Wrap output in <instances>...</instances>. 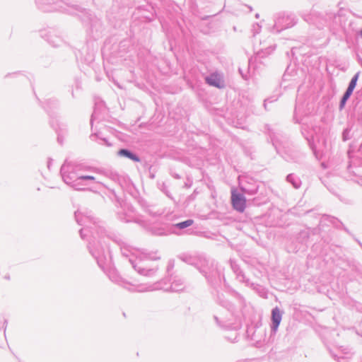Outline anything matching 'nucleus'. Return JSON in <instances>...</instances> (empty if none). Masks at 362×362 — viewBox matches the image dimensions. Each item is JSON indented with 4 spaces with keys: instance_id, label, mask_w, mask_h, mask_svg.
<instances>
[{
    "instance_id": "obj_1",
    "label": "nucleus",
    "mask_w": 362,
    "mask_h": 362,
    "mask_svg": "<svg viewBox=\"0 0 362 362\" xmlns=\"http://www.w3.org/2000/svg\"><path fill=\"white\" fill-rule=\"evenodd\" d=\"M75 218L79 225L85 226L87 228H92L90 224L95 226V230L99 240L97 243L95 241L90 243L88 249L92 256L96 259L98 266L104 269L105 266L111 262L110 252L105 241H103L104 245H102V239L103 238V234L105 233V229L100 226H97L96 221L90 214H85L77 211L75 212Z\"/></svg>"
},
{
    "instance_id": "obj_2",
    "label": "nucleus",
    "mask_w": 362,
    "mask_h": 362,
    "mask_svg": "<svg viewBox=\"0 0 362 362\" xmlns=\"http://www.w3.org/2000/svg\"><path fill=\"white\" fill-rule=\"evenodd\" d=\"M123 256L129 258V262L137 272L146 277L156 276L158 268H147L146 260L159 259L156 253L146 252L144 250L133 247L124 242H118Z\"/></svg>"
},
{
    "instance_id": "obj_3",
    "label": "nucleus",
    "mask_w": 362,
    "mask_h": 362,
    "mask_svg": "<svg viewBox=\"0 0 362 362\" xmlns=\"http://www.w3.org/2000/svg\"><path fill=\"white\" fill-rule=\"evenodd\" d=\"M112 281L115 282L116 284L123 286L124 288L128 289L131 291H137L139 292H145V291H151L155 290L162 289L166 291L171 292H179L182 291L185 288L184 281L181 279H175L171 283L170 286H168L163 281H158L153 284L151 285H134L132 284L122 277L118 276L116 274H112L110 276Z\"/></svg>"
},
{
    "instance_id": "obj_4",
    "label": "nucleus",
    "mask_w": 362,
    "mask_h": 362,
    "mask_svg": "<svg viewBox=\"0 0 362 362\" xmlns=\"http://www.w3.org/2000/svg\"><path fill=\"white\" fill-rule=\"evenodd\" d=\"M64 182L70 185L76 190H83L85 185L81 184L83 169L79 165H73L70 163L65 162L61 167L60 170Z\"/></svg>"
},
{
    "instance_id": "obj_5",
    "label": "nucleus",
    "mask_w": 362,
    "mask_h": 362,
    "mask_svg": "<svg viewBox=\"0 0 362 362\" xmlns=\"http://www.w3.org/2000/svg\"><path fill=\"white\" fill-rule=\"evenodd\" d=\"M296 23V19L293 15L285 16L283 14L279 16L275 21L274 30H276V33H279L284 29L293 26Z\"/></svg>"
},
{
    "instance_id": "obj_6",
    "label": "nucleus",
    "mask_w": 362,
    "mask_h": 362,
    "mask_svg": "<svg viewBox=\"0 0 362 362\" xmlns=\"http://www.w3.org/2000/svg\"><path fill=\"white\" fill-rule=\"evenodd\" d=\"M197 268L209 281H213L217 276H219L216 267L211 264V267H208V261L206 259H203L201 267L197 266Z\"/></svg>"
},
{
    "instance_id": "obj_7",
    "label": "nucleus",
    "mask_w": 362,
    "mask_h": 362,
    "mask_svg": "<svg viewBox=\"0 0 362 362\" xmlns=\"http://www.w3.org/2000/svg\"><path fill=\"white\" fill-rule=\"evenodd\" d=\"M231 202L233 208L236 211L239 212L244 211L246 206V199L243 194L237 193L235 190H232Z\"/></svg>"
},
{
    "instance_id": "obj_8",
    "label": "nucleus",
    "mask_w": 362,
    "mask_h": 362,
    "mask_svg": "<svg viewBox=\"0 0 362 362\" xmlns=\"http://www.w3.org/2000/svg\"><path fill=\"white\" fill-rule=\"evenodd\" d=\"M205 81L207 84L218 88H222L225 86L222 76L217 72L212 73L206 76Z\"/></svg>"
},
{
    "instance_id": "obj_9",
    "label": "nucleus",
    "mask_w": 362,
    "mask_h": 362,
    "mask_svg": "<svg viewBox=\"0 0 362 362\" xmlns=\"http://www.w3.org/2000/svg\"><path fill=\"white\" fill-rule=\"evenodd\" d=\"M282 319V313L278 307H275L272 310V325L271 329L276 332Z\"/></svg>"
},
{
    "instance_id": "obj_10",
    "label": "nucleus",
    "mask_w": 362,
    "mask_h": 362,
    "mask_svg": "<svg viewBox=\"0 0 362 362\" xmlns=\"http://www.w3.org/2000/svg\"><path fill=\"white\" fill-rule=\"evenodd\" d=\"M117 155L121 157L127 158L134 162H140L139 157L127 148H122L117 152Z\"/></svg>"
},
{
    "instance_id": "obj_11",
    "label": "nucleus",
    "mask_w": 362,
    "mask_h": 362,
    "mask_svg": "<svg viewBox=\"0 0 362 362\" xmlns=\"http://www.w3.org/2000/svg\"><path fill=\"white\" fill-rule=\"evenodd\" d=\"M286 180L290 182L294 188L298 189L301 185V181L299 177L295 176L293 174H289L286 177Z\"/></svg>"
},
{
    "instance_id": "obj_12",
    "label": "nucleus",
    "mask_w": 362,
    "mask_h": 362,
    "mask_svg": "<svg viewBox=\"0 0 362 362\" xmlns=\"http://www.w3.org/2000/svg\"><path fill=\"white\" fill-rule=\"evenodd\" d=\"M57 0H36L38 6L44 11H51L52 9L46 8L45 6L54 4Z\"/></svg>"
},
{
    "instance_id": "obj_13",
    "label": "nucleus",
    "mask_w": 362,
    "mask_h": 362,
    "mask_svg": "<svg viewBox=\"0 0 362 362\" xmlns=\"http://www.w3.org/2000/svg\"><path fill=\"white\" fill-rule=\"evenodd\" d=\"M84 170H83V172ZM81 179V184H84L85 186L88 185V182L94 181L97 183H100V181L97 180V178L93 175H86L83 173H82V176L80 177Z\"/></svg>"
},
{
    "instance_id": "obj_14",
    "label": "nucleus",
    "mask_w": 362,
    "mask_h": 362,
    "mask_svg": "<svg viewBox=\"0 0 362 362\" xmlns=\"http://www.w3.org/2000/svg\"><path fill=\"white\" fill-rule=\"evenodd\" d=\"M103 107V105L102 103L100 104H98V105H96L95 109H94V111L91 115V119H90V124L91 125H93V123L95 120H97V119H100V112H99V109L100 107Z\"/></svg>"
},
{
    "instance_id": "obj_15",
    "label": "nucleus",
    "mask_w": 362,
    "mask_h": 362,
    "mask_svg": "<svg viewBox=\"0 0 362 362\" xmlns=\"http://www.w3.org/2000/svg\"><path fill=\"white\" fill-rule=\"evenodd\" d=\"M240 189L245 194H250V195H254L257 193L258 187L256 185L252 186V187H246L244 186L240 187Z\"/></svg>"
},
{
    "instance_id": "obj_16",
    "label": "nucleus",
    "mask_w": 362,
    "mask_h": 362,
    "mask_svg": "<svg viewBox=\"0 0 362 362\" xmlns=\"http://www.w3.org/2000/svg\"><path fill=\"white\" fill-rule=\"evenodd\" d=\"M193 222H194L193 220L188 219L185 221H182V222L175 224V226L179 229H184L189 226H191L193 224Z\"/></svg>"
},
{
    "instance_id": "obj_17",
    "label": "nucleus",
    "mask_w": 362,
    "mask_h": 362,
    "mask_svg": "<svg viewBox=\"0 0 362 362\" xmlns=\"http://www.w3.org/2000/svg\"><path fill=\"white\" fill-rule=\"evenodd\" d=\"M358 76H359V72L356 73L351 78L349 84V86L348 88H351V90H354L356 86V83H357V81H358Z\"/></svg>"
},
{
    "instance_id": "obj_18",
    "label": "nucleus",
    "mask_w": 362,
    "mask_h": 362,
    "mask_svg": "<svg viewBox=\"0 0 362 362\" xmlns=\"http://www.w3.org/2000/svg\"><path fill=\"white\" fill-rule=\"evenodd\" d=\"M353 91L354 90H351V88H347V89L345 91V93H344L342 98H345L346 99L348 100L350 98V96L351 95Z\"/></svg>"
},
{
    "instance_id": "obj_19",
    "label": "nucleus",
    "mask_w": 362,
    "mask_h": 362,
    "mask_svg": "<svg viewBox=\"0 0 362 362\" xmlns=\"http://www.w3.org/2000/svg\"><path fill=\"white\" fill-rule=\"evenodd\" d=\"M333 358L338 362H344V361L345 360V358L346 357L345 356H337V355H334L333 356Z\"/></svg>"
},
{
    "instance_id": "obj_20",
    "label": "nucleus",
    "mask_w": 362,
    "mask_h": 362,
    "mask_svg": "<svg viewBox=\"0 0 362 362\" xmlns=\"http://www.w3.org/2000/svg\"><path fill=\"white\" fill-rule=\"evenodd\" d=\"M347 100H348L346 99L345 98H341L340 103H339V110H341L344 107L345 104H346Z\"/></svg>"
},
{
    "instance_id": "obj_21",
    "label": "nucleus",
    "mask_w": 362,
    "mask_h": 362,
    "mask_svg": "<svg viewBox=\"0 0 362 362\" xmlns=\"http://www.w3.org/2000/svg\"><path fill=\"white\" fill-rule=\"evenodd\" d=\"M175 266L174 260H170L168 264L167 271L170 272Z\"/></svg>"
},
{
    "instance_id": "obj_22",
    "label": "nucleus",
    "mask_w": 362,
    "mask_h": 362,
    "mask_svg": "<svg viewBox=\"0 0 362 362\" xmlns=\"http://www.w3.org/2000/svg\"><path fill=\"white\" fill-rule=\"evenodd\" d=\"M86 230H87V228H81V229L79 230L81 238H83V239L84 238V237H85V235H85V233H84V232H85Z\"/></svg>"
},
{
    "instance_id": "obj_23",
    "label": "nucleus",
    "mask_w": 362,
    "mask_h": 362,
    "mask_svg": "<svg viewBox=\"0 0 362 362\" xmlns=\"http://www.w3.org/2000/svg\"><path fill=\"white\" fill-rule=\"evenodd\" d=\"M100 139L103 141V144H105L107 146H111V144H110L105 138H100Z\"/></svg>"
},
{
    "instance_id": "obj_24",
    "label": "nucleus",
    "mask_w": 362,
    "mask_h": 362,
    "mask_svg": "<svg viewBox=\"0 0 362 362\" xmlns=\"http://www.w3.org/2000/svg\"><path fill=\"white\" fill-rule=\"evenodd\" d=\"M180 259H181L182 261L186 262H187V263H188V264H194L193 262H192L190 261V258H188V257L184 258V257H180Z\"/></svg>"
},
{
    "instance_id": "obj_25",
    "label": "nucleus",
    "mask_w": 362,
    "mask_h": 362,
    "mask_svg": "<svg viewBox=\"0 0 362 362\" xmlns=\"http://www.w3.org/2000/svg\"><path fill=\"white\" fill-rule=\"evenodd\" d=\"M237 276H238V278H240V277L242 278V279H240V281H244L245 276H244V275L242 274V272H240L237 274Z\"/></svg>"
},
{
    "instance_id": "obj_26",
    "label": "nucleus",
    "mask_w": 362,
    "mask_h": 362,
    "mask_svg": "<svg viewBox=\"0 0 362 362\" xmlns=\"http://www.w3.org/2000/svg\"><path fill=\"white\" fill-rule=\"evenodd\" d=\"M222 305L227 308L228 309H229V306H230L229 303H223Z\"/></svg>"
},
{
    "instance_id": "obj_27",
    "label": "nucleus",
    "mask_w": 362,
    "mask_h": 362,
    "mask_svg": "<svg viewBox=\"0 0 362 362\" xmlns=\"http://www.w3.org/2000/svg\"><path fill=\"white\" fill-rule=\"evenodd\" d=\"M267 102H272V100H269V99L265 100H264V107H266V103H267Z\"/></svg>"
},
{
    "instance_id": "obj_28",
    "label": "nucleus",
    "mask_w": 362,
    "mask_h": 362,
    "mask_svg": "<svg viewBox=\"0 0 362 362\" xmlns=\"http://www.w3.org/2000/svg\"><path fill=\"white\" fill-rule=\"evenodd\" d=\"M214 319L218 324H219L218 318L216 316H214Z\"/></svg>"
},
{
    "instance_id": "obj_29",
    "label": "nucleus",
    "mask_w": 362,
    "mask_h": 362,
    "mask_svg": "<svg viewBox=\"0 0 362 362\" xmlns=\"http://www.w3.org/2000/svg\"><path fill=\"white\" fill-rule=\"evenodd\" d=\"M95 136L98 137V134H95V135H93V134H92V135H90V138H91L92 139H93V137H95Z\"/></svg>"
},
{
    "instance_id": "obj_30",
    "label": "nucleus",
    "mask_w": 362,
    "mask_h": 362,
    "mask_svg": "<svg viewBox=\"0 0 362 362\" xmlns=\"http://www.w3.org/2000/svg\"><path fill=\"white\" fill-rule=\"evenodd\" d=\"M5 279H9V276H5Z\"/></svg>"
},
{
    "instance_id": "obj_31",
    "label": "nucleus",
    "mask_w": 362,
    "mask_h": 362,
    "mask_svg": "<svg viewBox=\"0 0 362 362\" xmlns=\"http://www.w3.org/2000/svg\"><path fill=\"white\" fill-rule=\"evenodd\" d=\"M54 45V47H56V46H58V45H59V44H57V45H55V44H54V45Z\"/></svg>"
}]
</instances>
